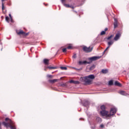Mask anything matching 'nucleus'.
Here are the masks:
<instances>
[{"label":"nucleus","instance_id":"f257e3e1","mask_svg":"<svg viewBox=\"0 0 129 129\" xmlns=\"http://www.w3.org/2000/svg\"><path fill=\"white\" fill-rule=\"evenodd\" d=\"M3 124L8 128V127H10L11 129H17V126L15 122L10 120V123L6 122L5 121L3 122Z\"/></svg>","mask_w":129,"mask_h":129},{"label":"nucleus","instance_id":"f03ea898","mask_svg":"<svg viewBox=\"0 0 129 129\" xmlns=\"http://www.w3.org/2000/svg\"><path fill=\"white\" fill-rule=\"evenodd\" d=\"M95 79V76H94V75H90L88 76H86L84 77V79L86 83H88V84H90V83L92 82L91 80H93V79Z\"/></svg>","mask_w":129,"mask_h":129},{"label":"nucleus","instance_id":"7ed1b4c3","mask_svg":"<svg viewBox=\"0 0 129 129\" xmlns=\"http://www.w3.org/2000/svg\"><path fill=\"white\" fill-rule=\"evenodd\" d=\"M100 114L102 115V116H106V117H109V114L108 111L101 110L100 112Z\"/></svg>","mask_w":129,"mask_h":129},{"label":"nucleus","instance_id":"20e7f679","mask_svg":"<svg viewBox=\"0 0 129 129\" xmlns=\"http://www.w3.org/2000/svg\"><path fill=\"white\" fill-rule=\"evenodd\" d=\"M93 49V48L92 47L91 48L90 46L87 47V46H84L83 47V51H84V52H85L86 53H90V52H91V51H92Z\"/></svg>","mask_w":129,"mask_h":129},{"label":"nucleus","instance_id":"39448f33","mask_svg":"<svg viewBox=\"0 0 129 129\" xmlns=\"http://www.w3.org/2000/svg\"><path fill=\"white\" fill-rule=\"evenodd\" d=\"M17 34L19 35H22V36H24V37H27V36H28L29 33H26L23 30H20L19 32H17Z\"/></svg>","mask_w":129,"mask_h":129},{"label":"nucleus","instance_id":"423d86ee","mask_svg":"<svg viewBox=\"0 0 129 129\" xmlns=\"http://www.w3.org/2000/svg\"><path fill=\"white\" fill-rule=\"evenodd\" d=\"M116 113V108H112L110 109V113H109V117L112 115H114Z\"/></svg>","mask_w":129,"mask_h":129},{"label":"nucleus","instance_id":"0eeeda50","mask_svg":"<svg viewBox=\"0 0 129 129\" xmlns=\"http://www.w3.org/2000/svg\"><path fill=\"white\" fill-rule=\"evenodd\" d=\"M101 58V56H93L92 57H90L89 58V60L90 61H96L97 60H98V59H100Z\"/></svg>","mask_w":129,"mask_h":129},{"label":"nucleus","instance_id":"6e6552de","mask_svg":"<svg viewBox=\"0 0 129 129\" xmlns=\"http://www.w3.org/2000/svg\"><path fill=\"white\" fill-rule=\"evenodd\" d=\"M112 44H113V41H112V40L108 42V46L104 51V52H103L104 54V53H105V52H106V51H107L108 48L111 46V45H112Z\"/></svg>","mask_w":129,"mask_h":129},{"label":"nucleus","instance_id":"1a4fd4ad","mask_svg":"<svg viewBox=\"0 0 129 129\" xmlns=\"http://www.w3.org/2000/svg\"><path fill=\"white\" fill-rule=\"evenodd\" d=\"M121 36V34L120 33H116L114 38V41H117L120 38Z\"/></svg>","mask_w":129,"mask_h":129},{"label":"nucleus","instance_id":"9d476101","mask_svg":"<svg viewBox=\"0 0 129 129\" xmlns=\"http://www.w3.org/2000/svg\"><path fill=\"white\" fill-rule=\"evenodd\" d=\"M78 63H79V65H83V64H90L91 62H88V61H87L86 60H85L84 61H79Z\"/></svg>","mask_w":129,"mask_h":129},{"label":"nucleus","instance_id":"9b49d317","mask_svg":"<svg viewBox=\"0 0 129 129\" xmlns=\"http://www.w3.org/2000/svg\"><path fill=\"white\" fill-rule=\"evenodd\" d=\"M70 83H73L74 84H79V81H74V80H71L70 81Z\"/></svg>","mask_w":129,"mask_h":129},{"label":"nucleus","instance_id":"f8f14e48","mask_svg":"<svg viewBox=\"0 0 129 129\" xmlns=\"http://www.w3.org/2000/svg\"><path fill=\"white\" fill-rule=\"evenodd\" d=\"M119 93L121 94V95H124L125 96H126V95H127V94L124 91H121L119 92Z\"/></svg>","mask_w":129,"mask_h":129},{"label":"nucleus","instance_id":"ddd939ff","mask_svg":"<svg viewBox=\"0 0 129 129\" xmlns=\"http://www.w3.org/2000/svg\"><path fill=\"white\" fill-rule=\"evenodd\" d=\"M114 84L116 86H118L119 87H121V86H122L121 84H120V83L118 82V81H116L115 82Z\"/></svg>","mask_w":129,"mask_h":129},{"label":"nucleus","instance_id":"4468645a","mask_svg":"<svg viewBox=\"0 0 129 129\" xmlns=\"http://www.w3.org/2000/svg\"><path fill=\"white\" fill-rule=\"evenodd\" d=\"M49 59L45 58L43 59V63L45 65H48L49 64Z\"/></svg>","mask_w":129,"mask_h":129},{"label":"nucleus","instance_id":"2eb2a0df","mask_svg":"<svg viewBox=\"0 0 129 129\" xmlns=\"http://www.w3.org/2000/svg\"><path fill=\"white\" fill-rule=\"evenodd\" d=\"M57 81L58 79H56L49 80V82H50V83H55V82H57Z\"/></svg>","mask_w":129,"mask_h":129},{"label":"nucleus","instance_id":"dca6fc26","mask_svg":"<svg viewBox=\"0 0 129 129\" xmlns=\"http://www.w3.org/2000/svg\"><path fill=\"white\" fill-rule=\"evenodd\" d=\"M114 28H117V19H114Z\"/></svg>","mask_w":129,"mask_h":129},{"label":"nucleus","instance_id":"f3484780","mask_svg":"<svg viewBox=\"0 0 129 129\" xmlns=\"http://www.w3.org/2000/svg\"><path fill=\"white\" fill-rule=\"evenodd\" d=\"M100 108L101 110H105V109H106V107L104 105L101 106Z\"/></svg>","mask_w":129,"mask_h":129},{"label":"nucleus","instance_id":"a211bd4d","mask_svg":"<svg viewBox=\"0 0 129 129\" xmlns=\"http://www.w3.org/2000/svg\"><path fill=\"white\" fill-rule=\"evenodd\" d=\"M101 72L103 73V74H106V73L108 72V71L107 70H102Z\"/></svg>","mask_w":129,"mask_h":129},{"label":"nucleus","instance_id":"6ab92c4d","mask_svg":"<svg viewBox=\"0 0 129 129\" xmlns=\"http://www.w3.org/2000/svg\"><path fill=\"white\" fill-rule=\"evenodd\" d=\"M83 105L84 106H87L88 105H89V102L86 101H85L84 104H83Z\"/></svg>","mask_w":129,"mask_h":129},{"label":"nucleus","instance_id":"aec40b11","mask_svg":"<svg viewBox=\"0 0 129 129\" xmlns=\"http://www.w3.org/2000/svg\"><path fill=\"white\" fill-rule=\"evenodd\" d=\"M95 69V66L93 65L90 68L89 70H90L91 71H92V70H94V69Z\"/></svg>","mask_w":129,"mask_h":129},{"label":"nucleus","instance_id":"412c9836","mask_svg":"<svg viewBox=\"0 0 129 129\" xmlns=\"http://www.w3.org/2000/svg\"><path fill=\"white\" fill-rule=\"evenodd\" d=\"M113 37H114V35H111L110 36L107 37V40H110V39H111V38H113Z\"/></svg>","mask_w":129,"mask_h":129},{"label":"nucleus","instance_id":"4be33fe9","mask_svg":"<svg viewBox=\"0 0 129 129\" xmlns=\"http://www.w3.org/2000/svg\"><path fill=\"white\" fill-rule=\"evenodd\" d=\"M47 68H48L49 69H57L56 67H48Z\"/></svg>","mask_w":129,"mask_h":129},{"label":"nucleus","instance_id":"5701e85b","mask_svg":"<svg viewBox=\"0 0 129 129\" xmlns=\"http://www.w3.org/2000/svg\"><path fill=\"white\" fill-rule=\"evenodd\" d=\"M63 6L66 7V8H70V5L69 4H63Z\"/></svg>","mask_w":129,"mask_h":129},{"label":"nucleus","instance_id":"b1692460","mask_svg":"<svg viewBox=\"0 0 129 129\" xmlns=\"http://www.w3.org/2000/svg\"><path fill=\"white\" fill-rule=\"evenodd\" d=\"M60 69H61V70H67V68L65 67H61Z\"/></svg>","mask_w":129,"mask_h":129},{"label":"nucleus","instance_id":"393cba45","mask_svg":"<svg viewBox=\"0 0 129 129\" xmlns=\"http://www.w3.org/2000/svg\"><path fill=\"white\" fill-rule=\"evenodd\" d=\"M105 34H106L105 31H102L101 32L100 35H101V36H103V35H105Z\"/></svg>","mask_w":129,"mask_h":129},{"label":"nucleus","instance_id":"a878e982","mask_svg":"<svg viewBox=\"0 0 129 129\" xmlns=\"http://www.w3.org/2000/svg\"><path fill=\"white\" fill-rule=\"evenodd\" d=\"M62 51L63 53H66L67 52V48H62Z\"/></svg>","mask_w":129,"mask_h":129},{"label":"nucleus","instance_id":"bb28decb","mask_svg":"<svg viewBox=\"0 0 129 129\" xmlns=\"http://www.w3.org/2000/svg\"><path fill=\"white\" fill-rule=\"evenodd\" d=\"M5 9V4H4V3H2V11H4Z\"/></svg>","mask_w":129,"mask_h":129},{"label":"nucleus","instance_id":"cd10ccee","mask_svg":"<svg viewBox=\"0 0 129 129\" xmlns=\"http://www.w3.org/2000/svg\"><path fill=\"white\" fill-rule=\"evenodd\" d=\"M108 84L109 85H112V84H113V82L112 81H109Z\"/></svg>","mask_w":129,"mask_h":129},{"label":"nucleus","instance_id":"c85d7f7f","mask_svg":"<svg viewBox=\"0 0 129 129\" xmlns=\"http://www.w3.org/2000/svg\"><path fill=\"white\" fill-rule=\"evenodd\" d=\"M5 120L6 121H9V123H11V120H11V119H10V118H5Z\"/></svg>","mask_w":129,"mask_h":129},{"label":"nucleus","instance_id":"c756f323","mask_svg":"<svg viewBox=\"0 0 129 129\" xmlns=\"http://www.w3.org/2000/svg\"><path fill=\"white\" fill-rule=\"evenodd\" d=\"M67 49H69V50L72 49V46L69 45V46L67 47Z\"/></svg>","mask_w":129,"mask_h":129},{"label":"nucleus","instance_id":"7c9ffc66","mask_svg":"<svg viewBox=\"0 0 129 129\" xmlns=\"http://www.w3.org/2000/svg\"><path fill=\"white\" fill-rule=\"evenodd\" d=\"M77 56H76V53H75L73 55V58H74V59H76V58H77Z\"/></svg>","mask_w":129,"mask_h":129},{"label":"nucleus","instance_id":"2f4dec72","mask_svg":"<svg viewBox=\"0 0 129 129\" xmlns=\"http://www.w3.org/2000/svg\"><path fill=\"white\" fill-rule=\"evenodd\" d=\"M6 21H7V22H8L9 23V17L7 16L6 17Z\"/></svg>","mask_w":129,"mask_h":129},{"label":"nucleus","instance_id":"473e14b6","mask_svg":"<svg viewBox=\"0 0 129 129\" xmlns=\"http://www.w3.org/2000/svg\"><path fill=\"white\" fill-rule=\"evenodd\" d=\"M61 2L63 5L65 4V2H66V0H61Z\"/></svg>","mask_w":129,"mask_h":129},{"label":"nucleus","instance_id":"72a5a7b5","mask_svg":"<svg viewBox=\"0 0 129 129\" xmlns=\"http://www.w3.org/2000/svg\"><path fill=\"white\" fill-rule=\"evenodd\" d=\"M47 77H48V78H52V77H53V76L50 75H47Z\"/></svg>","mask_w":129,"mask_h":129},{"label":"nucleus","instance_id":"f704fd0d","mask_svg":"<svg viewBox=\"0 0 129 129\" xmlns=\"http://www.w3.org/2000/svg\"><path fill=\"white\" fill-rule=\"evenodd\" d=\"M100 127H101V128H103V127H104V125H103V124H101V125H100Z\"/></svg>","mask_w":129,"mask_h":129},{"label":"nucleus","instance_id":"c9c22d12","mask_svg":"<svg viewBox=\"0 0 129 129\" xmlns=\"http://www.w3.org/2000/svg\"><path fill=\"white\" fill-rule=\"evenodd\" d=\"M97 119H98V120H99L100 121H101V118L99 117H97Z\"/></svg>","mask_w":129,"mask_h":129},{"label":"nucleus","instance_id":"e433bc0d","mask_svg":"<svg viewBox=\"0 0 129 129\" xmlns=\"http://www.w3.org/2000/svg\"><path fill=\"white\" fill-rule=\"evenodd\" d=\"M108 30V28H105V29H104V32H106L107 30Z\"/></svg>","mask_w":129,"mask_h":129},{"label":"nucleus","instance_id":"4c0bfd02","mask_svg":"<svg viewBox=\"0 0 129 129\" xmlns=\"http://www.w3.org/2000/svg\"><path fill=\"white\" fill-rule=\"evenodd\" d=\"M71 9H72L73 10H74V6H70V7Z\"/></svg>","mask_w":129,"mask_h":129},{"label":"nucleus","instance_id":"58836bf2","mask_svg":"<svg viewBox=\"0 0 129 129\" xmlns=\"http://www.w3.org/2000/svg\"><path fill=\"white\" fill-rule=\"evenodd\" d=\"M9 17L11 18V19H12V15L11 14H9Z\"/></svg>","mask_w":129,"mask_h":129},{"label":"nucleus","instance_id":"ea45409f","mask_svg":"<svg viewBox=\"0 0 129 129\" xmlns=\"http://www.w3.org/2000/svg\"><path fill=\"white\" fill-rule=\"evenodd\" d=\"M0 129H2V124L0 122Z\"/></svg>","mask_w":129,"mask_h":129},{"label":"nucleus","instance_id":"a19ab883","mask_svg":"<svg viewBox=\"0 0 129 129\" xmlns=\"http://www.w3.org/2000/svg\"><path fill=\"white\" fill-rule=\"evenodd\" d=\"M73 12H74V13H76V14H77V12H76V11H75L74 10H73Z\"/></svg>","mask_w":129,"mask_h":129},{"label":"nucleus","instance_id":"79ce46f5","mask_svg":"<svg viewBox=\"0 0 129 129\" xmlns=\"http://www.w3.org/2000/svg\"><path fill=\"white\" fill-rule=\"evenodd\" d=\"M5 0H2V3H4V2H5Z\"/></svg>","mask_w":129,"mask_h":129}]
</instances>
